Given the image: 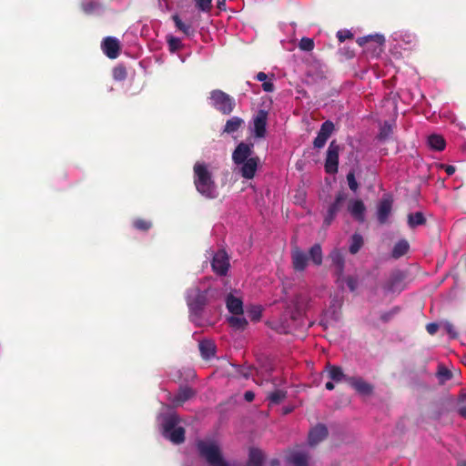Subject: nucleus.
I'll list each match as a JSON object with an SVG mask.
<instances>
[{
  "instance_id": "3",
  "label": "nucleus",
  "mask_w": 466,
  "mask_h": 466,
  "mask_svg": "<svg viewBox=\"0 0 466 466\" xmlns=\"http://www.w3.org/2000/svg\"><path fill=\"white\" fill-rule=\"evenodd\" d=\"M196 448L199 458L203 459L208 466H229L215 441L197 440Z\"/></svg>"
},
{
  "instance_id": "17",
  "label": "nucleus",
  "mask_w": 466,
  "mask_h": 466,
  "mask_svg": "<svg viewBox=\"0 0 466 466\" xmlns=\"http://www.w3.org/2000/svg\"><path fill=\"white\" fill-rule=\"evenodd\" d=\"M291 259L296 271H303L307 268L309 257L299 248L295 247L292 248Z\"/></svg>"
},
{
  "instance_id": "25",
  "label": "nucleus",
  "mask_w": 466,
  "mask_h": 466,
  "mask_svg": "<svg viewBox=\"0 0 466 466\" xmlns=\"http://www.w3.org/2000/svg\"><path fill=\"white\" fill-rule=\"evenodd\" d=\"M264 454L257 448H251L249 450L248 460L247 466H263Z\"/></svg>"
},
{
  "instance_id": "2",
  "label": "nucleus",
  "mask_w": 466,
  "mask_h": 466,
  "mask_svg": "<svg viewBox=\"0 0 466 466\" xmlns=\"http://www.w3.org/2000/svg\"><path fill=\"white\" fill-rule=\"evenodd\" d=\"M220 295L219 290L208 288L201 291L198 288H191L187 293V304L191 315L200 316L205 306L210 299H217Z\"/></svg>"
},
{
  "instance_id": "54",
  "label": "nucleus",
  "mask_w": 466,
  "mask_h": 466,
  "mask_svg": "<svg viewBox=\"0 0 466 466\" xmlns=\"http://www.w3.org/2000/svg\"><path fill=\"white\" fill-rule=\"evenodd\" d=\"M262 88L265 92H273L275 89L274 84L271 81H265L262 84Z\"/></svg>"
},
{
  "instance_id": "40",
  "label": "nucleus",
  "mask_w": 466,
  "mask_h": 466,
  "mask_svg": "<svg viewBox=\"0 0 466 466\" xmlns=\"http://www.w3.org/2000/svg\"><path fill=\"white\" fill-rule=\"evenodd\" d=\"M133 227L140 231H147L151 228L152 223L145 218H136L133 221Z\"/></svg>"
},
{
  "instance_id": "41",
  "label": "nucleus",
  "mask_w": 466,
  "mask_h": 466,
  "mask_svg": "<svg viewBox=\"0 0 466 466\" xmlns=\"http://www.w3.org/2000/svg\"><path fill=\"white\" fill-rule=\"evenodd\" d=\"M400 312V307L395 306L390 310L381 313L380 319L384 323L390 321L397 314Z\"/></svg>"
},
{
  "instance_id": "32",
  "label": "nucleus",
  "mask_w": 466,
  "mask_h": 466,
  "mask_svg": "<svg viewBox=\"0 0 466 466\" xmlns=\"http://www.w3.org/2000/svg\"><path fill=\"white\" fill-rule=\"evenodd\" d=\"M428 144L431 148L437 151H442L446 146V142L443 137L436 134L431 135L428 137Z\"/></svg>"
},
{
  "instance_id": "53",
  "label": "nucleus",
  "mask_w": 466,
  "mask_h": 466,
  "mask_svg": "<svg viewBox=\"0 0 466 466\" xmlns=\"http://www.w3.org/2000/svg\"><path fill=\"white\" fill-rule=\"evenodd\" d=\"M390 132V127H383L380 132L379 137L380 139H386Z\"/></svg>"
},
{
  "instance_id": "12",
  "label": "nucleus",
  "mask_w": 466,
  "mask_h": 466,
  "mask_svg": "<svg viewBox=\"0 0 466 466\" xmlns=\"http://www.w3.org/2000/svg\"><path fill=\"white\" fill-rule=\"evenodd\" d=\"M346 382L360 395L370 396L373 393V385L364 380L361 377L347 378Z\"/></svg>"
},
{
  "instance_id": "4",
  "label": "nucleus",
  "mask_w": 466,
  "mask_h": 466,
  "mask_svg": "<svg viewBox=\"0 0 466 466\" xmlns=\"http://www.w3.org/2000/svg\"><path fill=\"white\" fill-rule=\"evenodd\" d=\"M179 420L175 415H170L164 420L163 435L175 444H181L185 441V429L177 427Z\"/></svg>"
},
{
  "instance_id": "22",
  "label": "nucleus",
  "mask_w": 466,
  "mask_h": 466,
  "mask_svg": "<svg viewBox=\"0 0 466 466\" xmlns=\"http://www.w3.org/2000/svg\"><path fill=\"white\" fill-rule=\"evenodd\" d=\"M392 208V201L390 199H382L378 207L377 218L380 224L383 225L387 222Z\"/></svg>"
},
{
  "instance_id": "35",
  "label": "nucleus",
  "mask_w": 466,
  "mask_h": 466,
  "mask_svg": "<svg viewBox=\"0 0 466 466\" xmlns=\"http://www.w3.org/2000/svg\"><path fill=\"white\" fill-rule=\"evenodd\" d=\"M329 258L331 260L332 268L345 266L344 256H343L342 252L338 248H334L329 253Z\"/></svg>"
},
{
  "instance_id": "43",
  "label": "nucleus",
  "mask_w": 466,
  "mask_h": 466,
  "mask_svg": "<svg viewBox=\"0 0 466 466\" xmlns=\"http://www.w3.org/2000/svg\"><path fill=\"white\" fill-rule=\"evenodd\" d=\"M459 414L466 419V390L461 392L459 396Z\"/></svg>"
},
{
  "instance_id": "52",
  "label": "nucleus",
  "mask_w": 466,
  "mask_h": 466,
  "mask_svg": "<svg viewBox=\"0 0 466 466\" xmlns=\"http://www.w3.org/2000/svg\"><path fill=\"white\" fill-rule=\"evenodd\" d=\"M439 329V325L437 323H428L426 325V330L429 334L434 335Z\"/></svg>"
},
{
  "instance_id": "51",
  "label": "nucleus",
  "mask_w": 466,
  "mask_h": 466,
  "mask_svg": "<svg viewBox=\"0 0 466 466\" xmlns=\"http://www.w3.org/2000/svg\"><path fill=\"white\" fill-rule=\"evenodd\" d=\"M444 328L451 339H456L458 337V332L456 331L453 324L447 322Z\"/></svg>"
},
{
  "instance_id": "30",
  "label": "nucleus",
  "mask_w": 466,
  "mask_h": 466,
  "mask_svg": "<svg viewBox=\"0 0 466 466\" xmlns=\"http://www.w3.org/2000/svg\"><path fill=\"white\" fill-rule=\"evenodd\" d=\"M384 41L385 40L382 35H367V36L360 37V38H358L357 43L360 46H365L368 44L374 43L378 46L381 47L384 44Z\"/></svg>"
},
{
  "instance_id": "59",
  "label": "nucleus",
  "mask_w": 466,
  "mask_h": 466,
  "mask_svg": "<svg viewBox=\"0 0 466 466\" xmlns=\"http://www.w3.org/2000/svg\"><path fill=\"white\" fill-rule=\"evenodd\" d=\"M325 388H326L328 390H334L335 386H334L333 381H332V380L328 381V382L325 384Z\"/></svg>"
},
{
  "instance_id": "33",
  "label": "nucleus",
  "mask_w": 466,
  "mask_h": 466,
  "mask_svg": "<svg viewBox=\"0 0 466 466\" xmlns=\"http://www.w3.org/2000/svg\"><path fill=\"white\" fill-rule=\"evenodd\" d=\"M426 223V218L424 214L420 211L415 213H410L408 215V225L410 228H414L418 226L424 225Z\"/></svg>"
},
{
  "instance_id": "11",
  "label": "nucleus",
  "mask_w": 466,
  "mask_h": 466,
  "mask_svg": "<svg viewBox=\"0 0 466 466\" xmlns=\"http://www.w3.org/2000/svg\"><path fill=\"white\" fill-rule=\"evenodd\" d=\"M101 48L108 58L116 59L120 54L121 45L117 38L106 36L102 41Z\"/></svg>"
},
{
  "instance_id": "38",
  "label": "nucleus",
  "mask_w": 466,
  "mask_h": 466,
  "mask_svg": "<svg viewBox=\"0 0 466 466\" xmlns=\"http://www.w3.org/2000/svg\"><path fill=\"white\" fill-rule=\"evenodd\" d=\"M112 76L116 81L125 80L127 76V72L126 66L123 65H117L116 66H115L113 68Z\"/></svg>"
},
{
  "instance_id": "58",
  "label": "nucleus",
  "mask_w": 466,
  "mask_h": 466,
  "mask_svg": "<svg viewBox=\"0 0 466 466\" xmlns=\"http://www.w3.org/2000/svg\"><path fill=\"white\" fill-rule=\"evenodd\" d=\"M217 6L219 10H226V0H218Z\"/></svg>"
},
{
  "instance_id": "36",
  "label": "nucleus",
  "mask_w": 466,
  "mask_h": 466,
  "mask_svg": "<svg viewBox=\"0 0 466 466\" xmlns=\"http://www.w3.org/2000/svg\"><path fill=\"white\" fill-rule=\"evenodd\" d=\"M229 325L238 330H243L248 325L247 319L242 315L231 316L228 319Z\"/></svg>"
},
{
  "instance_id": "9",
  "label": "nucleus",
  "mask_w": 466,
  "mask_h": 466,
  "mask_svg": "<svg viewBox=\"0 0 466 466\" xmlns=\"http://www.w3.org/2000/svg\"><path fill=\"white\" fill-rule=\"evenodd\" d=\"M229 266V258L225 250H218L213 255L211 268L217 275L226 276Z\"/></svg>"
},
{
  "instance_id": "1",
  "label": "nucleus",
  "mask_w": 466,
  "mask_h": 466,
  "mask_svg": "<svg viewBox=\"0 0 466 466\" xmlns=\"http://www.w3.org/2000/svg\"><path fill=\"white\" fill-rule=\"evenodd\" d=\"M193 180L197 191L203 197L213 199L218 195L213 175L205 162H196L193 167Z\"/></svg>"
},
{
  "instance_id": "60",
  "label": "nucleus",
  "mask_w": 466,
  "mask_h": 466,
  "mask_svg": "<svg viewBox=\"0 0 466 466\" xmlns=\"http://www.w3.org/2000/svg\"><path fill=\"white\" fill-rule=\"evenodd\" d=\"M292 410H293V408H292V407H287V408H285V409H284L283 413H284V414H289V413H290Z\"/></svg>"
},
{
  "instance_id": "27",
  "label": "nucleus",
  "mask_w": 466,
  "mask_h": 466,
  "mask_svg": "<svg viewBox=\"0 0 466 466\" xmlns=\"http://www.w3.org/2000/svg\"><path fill=\"white\" fill-rule=\"evenodd\" d=\"M410 249V244L406 239L399 240L393 247L391 256L394 258H400L404 256Z\"/></svg>"
},
{
  "instance_id": "42",
  "label": "nucleus",
  "mask_w": 466,
  "mask_h": 466,
  "mask_svg": "<svg viewBox=\"0 0 466 466\" xmlns=\"http://www.w3.org/2000/svg\"><path fill=\"white\" fill-rule=\"evenodd\" d=\"M437 376L442 382L450 380L452 378L451 371L444 366H439Z\"/></svg>"
},
{
  "instance_id": "56",
  "label": "nucleus",
  "mask_w": 466,
  "mask_h": 466,
  "mask_svg": "<svg viewBox=\"0 0 466 466\" xmlns=\"http://www.w3.org/2000/svg\"><path fill=\"white\" fill-rule=\"evenodd\" d=\"M258 81L259 82H265L268 78V76L267 74H265L264 72H258L255 77Z\"/></svg>"
},
{
  "instance_id": "57",
  "label": "nucleus",
  "mask_w": 466,
  "mask_h": 466,
  "mask_svg": "<svg viewBox=\"0 0 466 466\" xmlns=\"http://www.w3.org/2000/svg\"><path fill=\"white\" fill-rule=\"evenodd\" d=\"M444 169H445V172H446L449 176L453 175V174L455 173V171H456L455 167H454V166H451V165H446V166L444 167Z\"/></svg>"
},
{
  "instance_id": "26",
  "label": "nucleus",
  "mask_w": 466,
  "mask_h": 466,
  "mask_svg": "<svg viewBox=\"0 0 466 466\" xmlns=\"http://www.w3.org/2000/svg\"><path fill=\"white\" fill-rule=\"evenodd\" d=\"M199 350L203 359L209 360L215 355L216 346L210 340H202L199 342Z\"/></svg>"
},
{
  "instance_id": "21",
  "label": "nucleus",
  "mask_w": 466,
  "mask_h": 466,
  "mask_svg": "<svg viewBox=\"0 0 466 466\" xmlns=\"http://www.w3.org/2000/svg\"><path fill=\"white\" fill-rule=\"evenodd\" d=\"M195 395L196 391L192 388L188 386L180 387L177 393L174 396L171 401L175 407L181 406Z\"/></svg>"
},
{
  "instance_id": "48",
  "label": "nucleus",
  "mask_w": 466,
  "mask_h": 466,
  "mask_svg": "<svg viewBox=\"0 0 466 466\" xmlns=\"http://www.w3.org/2000/svg\"><path fill=\"white\" fill-rule=\"evenodd\" d=\"M344 282H346L348 288L351 292L355 291L358 287V279L355 277L348 276L344 279Z\"/></svg>"
},
{
  "instance_id": "44",
  "label": "nucleus",
  "mask_w": 466,
  "mask_h": 466,
  "mask_svg": "<svg viewBox=\"0 0 466 466\" xmlns=\"http://www.w3.org/2000/svg\"><path fill=\"white\" fill-rule=\"evenodd\" d=\"M299 47L303 51H311L314 48V41L309 37H303L299 41Z\"/></svg>"
},
{
  "instance_id": "15",
  "label": "nucleus",
  "mask_w": 466,
  "mask_h": 466,
  "mask_svg": "<svg viewBox=\"0 0 466 466\" xmlns=\"http://www.w3.org/2000/svg\"><path fill=\"white\" fill-rule=\"evenodd\" d=\"M403 275L400 271L390 274L382 288L386 293L400 292L402 290Z\"/></svg>"
},
{
  "instance_id": "13",
  "label": "nucleus",
  "mask_w": 466,
  "mask_h": 466,
  "mask_svg": "<svg viewBox=\"0 0 466 466\" xmlns=\"http://www.w3.org/2000/svg\"><path fill=\"white\" fill-rule=\"evenodd\" d=\"M252 144L244 142L239 143L232 153V160L236 165H240L242 162L247 161L252 157Z\"/></svg>"
},
{
  "instance_id": "39",
  "label": "nucleus",
  "mask_w": 466,
  "mask_h": 466,
  "mask_svg": "<svg viewBox=\"0 0 466 466\" xmlns=\"http://www.w3.org/2000/svg\"><path fill=\"white\" fill-rule=\"evenodd\" d=\"M167 42L168 45V49L171 53H175L183 47L181 40L173 35H167Z\"/></svg>"
},
{
  "instance_id": "49",
  "label": "nucleus",
  "mask_w": 466,
  "mask_h": 466,
  "mask_svg": "<svg viewBox=\"0 0 466 466\" xmlns=\"http://www.w3.org/2000/svg\"><path fill=\"white\" fill-rule=\"evenodd\" d=\"M253 370H255V368L253 366H246L240 368L238 372L243 378L248 379L253 375Z\"/></svg>"
},
{
  "instance_id": "46",
  "label": "nucleus",
  "mask_w": 466,
  "mask_h": 466,
  "mask_svg": "<svg viewBox=\"0 0 466 466\" xmlns=\"http://www.w3.org/2000/svg\"><path fill=\"white\" fill-rule=\"evenodd\" d=\"M333 268H334L333 274L336 277V282L338 284H342L344 282V279L346 278L344 276L345 266L335 267Z\"/></svg>"
},
{
  "instance_id": "34",
  "label": "nucleus",
  "mask_w": 466,
  "mask_h": 466,
  "mask_svg": "<svg viewBox=\"0 0 466 466\" xmlns=\"http://www.w3.org/2000/svg\"><path fill=\"white\" fill-rule=\"evenodd\" d=\"M287 391L284 390H276L268 394L267 399L270 404L278 405L281 403L287 398Z\"/></svg>"
},
{
  "instance_id": "8",
  "label": "nucleus",
  "mask_w": 466,
  "mask_h": 466,
  "mask_svg": "<svg viewBox=\"0 0 466 466\" xmlns=\"http://www.w3.org/2000/svg\"><path fill=\"white\" fill-rule=\"evenodd\" d=\"M339 153V146L336 143V141H331L328 147L325 159V171L328 174L332 175L338 172Z\"/></svg>"
},
{
  "instance_id": "24",
  "label": "nucleus",
  "mask_w": 466,
  "mask_h": 466,
  "mask_svg": "<svg viewBox=\"0 0 466 466\" xmlns=\"http://www.w3.org/2000/svg\"><path fill=\"white\" fill-rule=\"evenodd\" d=\"M226 305L228 311L234 315L243 314V303L238 298L234 297L232 294H228L226 299Z\"/></svg>"
},
{
  "instance_id": "23",
  "label": "nucleus",
  "mask_w": 466,
  "mask_h": 466,
  "mask_svg": "<svg viewBox=\"0 0 466 466\" xmlns=\"http://www.w3.org/2000/svg\"><path fill=\"white\" fill-rule=\"evenodd\" d=\"M325 371L327 372L328 378L334 382L345 381L347 378H350L344 374L342 369L336 365H331L328 363L325 368Z\"/></svg>"
},
{
  "instance_id": "7",
  "label": "nucleus",
  "mask_w": 466,
  "mask_h": 466,
  "mask_svg": "<svg viewBox=\"0 0 466 466\" xmlns=\"http://www.w3.org/2000/svg\"><path fill=\"white\" fill-rule=\"evenodd\" d=\"M309 453L301 448L290 449L286 454V461L289 466H309Z\"/></svg>"
},
{
  "instance_id": "50",
  "label": "nucleus",
  "mask_w": 466,
  "mask_h": 466,
  "mask_svg": "<svg viewBox=\"0 0 466 466\" xmlns=\"http://www.w3.org/2000/svg\"><path fill=\"white\" fill-rule=\"evenodd\" d=\"M337 37L339 42H344L346 39H350L353 37V34L350 31H339L337 33Z\"/></svg>"
},
{
  "instance_id": "45",
  "label": "nucleus",
  "mask_w": 466,
  "mask_h": 466,
  "mask_svg": "<svg viewBox=\"0 0 466 466\" xmlns=\"http://www.w3.org/2000/svg\"><path fill=\"white\" fill-rule=\"evenodd\" d=\"M347 181H348V185H349V187L350 188V190H352L353 192H356L359 188V184L355 178L354 171H350L347 174Z\"/></svg>"
},
{
  "instance_id": "47",
  "label": "nucleus",
  "mask_w": 466,
  "mask_h": 466,
  "mask_svg": "<svg viewBox=\"0 0 466 466\" xmlns=\"http://www.w3.org/2000/svg\"><path fill=\"white\" fill-rule=\"evenodd\" d=\"M212 0H196L198 8L203 12H208L211 8Z\"/></svg>"
},
{
  "instance_id": "29",
  "label": "nucleus",
  "mask_w": 466,
  "mask_h": 466,
  "mask_svg": "<svg viewBox=\"0 0 466 466\" xmlns=\"http://www.w3.org/2000/svg\"><path fill=\"white\" fill-rule=\"evenodd\" d=\"M309 256L314 265L320 266L323 260V254L320 244H314L309 250Z\"/></svg>"
},
{
  "instance_id": "28",
  "label": "nucleus",
  "mask_w": 466,
  "mask_h": 466,
  "mask_svg": "<svg viewBox=\"0 0 466 466\" xmlns=\"http://www.w3.org/2000/svg\"><path fill=\"white\" fill-rule=\"evenodd\" d=\"M172 20L174 21L177 30L181 31L185 35L191 36L194 35L195 30L191 25L184 23L178 15H173Z\"/></svg>"
},
{
  "instance_id": "14",
  "label": "nucleus",
  "mask_w": 466,
  "mask_h": 466,
  "mask_svg": "<svg viewBox=\"0 0 466 466\" xmlns=\"http://www.w3.org/2000/svg\"><path fill=\"white\" fill-rule=\"evenodd\" d=\"M268 112L260 109L257 112L253 118L254 135L256 137L261 138L266 136V127L268 121Z\"/></svg>"
},
{
  "instance_id": "19",
  "label": "nucleus",
  "mask_w": 466,
  "mask_h": 466,
  "mask_svg": "<svg viewBox=\"0 0 466 466\" xmlns=\"http://www.w3.org/2000/svg\"><path fill=\"white\" fill-rule=\"evenodd\" d=\"M259 163L258 157H250L247 161L242 162L239 172L244 178L251 179L254 177Z\"/></svg>"
},
{
  "instance_id": "6",
  "label": "nucleus",
  "mask_w": 466,
  "mask_h": 466,
  "mask_svg": "<svg viewBox=\"0 0 466 466\" xmlns=\"http://www.w3.org/2000/svg\"><path fill=\"white\" fill-rule=\"evenodd\" d=\"M348 198V195L345 191L340 190L336 194L335 199L332 203H330L327 208L326 214L324 216L323 224L326 227L331 225L338 213L341 210Z\"/></svg>"
},
{
  "instance_id": "20",
  "label": "nucleus",
  "mask_w": 466,
  "mask_h": 466,
  "mask_svg": "<svg viewBox=\"0 0 466 466\" xmlns=\"http://www.w3.org/2000/svg\"><path fill=\"white\" fill-rule=\"evenodd\" d=\"M328 429L324 424H318L309 432V443L313 446L325 440L328 436Z\"/></svg>"
},
{
  "instance_id": "55",
  "label": "nucleus",
  "mask_w": 466,
  "mask_h": 466,
  "mask_svg": "<svg viewBox=\"0 0 466 466\" xmlns=\"http://www.w3.org/2000/svg\"><path fill=\"white\" fill-rule=\"evenodd\" d=\"M255 399V393L251 390H248L244 393V400L248 402L253 401Z\"/></svg>"
},
{
  "instance_id": "37",
  "label": "nucleus",
  "mask_w": 466,
  "mask_h": 466,
  "mask_svg": "<svg viewBox=\"0 0 466 466\" xmlns=\"http://www.w3.org/2000/svg\"><path fill=\"white\" fill-rule=\"evenodd\" d=\"M363 246V238L361 235L355 233L350 238V252L351 254H357L361 247Z\"/></svg>"
},
{
  "instance_id": "5",
  "label": "nucleus",
  "mask_w": 466,
  "mask_h": 466,
  "mask_svg": "<svg viewBox=\"0 0 466 466\" xmlns=\"http://www.w3.org/2000/svg\"><path fill=\"white\" fill-rule=\"evenodd\" d=\"M209 99L212 106L223 115H229L236 106L235 99L220 89L212 90Z\"/></svg>"
},
{
  "instance_id": "10",
  "label": "nucleus",
  "mask_w": 466,
  "mask_h": 466,
  "mask_svg": "<svg viewBox=\"0 0 466 466\" xmlns=\"http://www.w3.org/2000/svg\"><path fill=\"white\" fill-rule=\"evenodd\" d=\"M334 130L335 126L332 121L327 120L323 122L322 125L320 126L317 137L313 141L314 147L318 149L322 148L325 146L327 140L332 135Z\"/></svg>"
},
{
  "instance_id": "31",
  "label": "nucleus",
  "mask_w": 466,
  "mask_h": 466,
  "mask_svg": "<svg viewBox=\"0 0 466 466\" xmlns=\"http://www.w3.org/2000/svg\"><path fill=\"white\" fill-rule=\"evenodd\" d=\"M244 124V121L239 116H233L227 120L226 125L224 127V132L228 134H232L238 130V128Z\"/></svg>"
},
{
  "instance_id": "18",
  "label": "nucleus",
  "mask_w": 466,
  "mask_h": 466,
  "mask_svg": "<svg viewBox=\"0 0 466 466\" xmlns=\"http://www.w3.org/2000/svg\"><path fill=\"white\" fill-rule=\"evenodd\" d=\"M80 8L87 15H100L105 11L106 6L97 0H83Z\"/></svg>"
},
{
  "instance_id": "16",
  "label": "nucleus",
  "mask_w": 466,
  "mask_h": 466,
  "mask_svg": "<svg viewBox=\"0 0 466 466\" xmlns=\"http://www.w3.org/2000/svg\"><path fill=\"white\" fill-rule=\"evenodd\" d=\"M347 209L355 220L364 222L366 207L361 199H350Z\"/></svg>"
}]
</instances>
